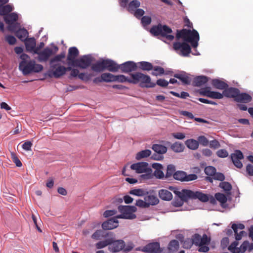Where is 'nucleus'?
Returning a JSON list of instances; mask_svg holds the SVG:
<instances>
[{"label": "nucleus", "mask_w": 253, "mask_h": 253, "mask_svg": "<svg viewBox=\"0 0 253 253\" xmlns=\"http://www.w3.org/2000/svg\"><path fill=\"white\" fill-rule=\"evenodd\" d=\"M176 38L177 39L182 38L184 41L183 42H175L173 44L174 49L179 51V54L183 56H187L191 52V48L187 42H190L193 47L196 48L200 39L198 32L194 29L192 31L185 29L177 30Z\"/></svg>", "instance_id": "obj_1"}, {"label": "nucleus", "mask_w": 253, "mask_h": 253, "mask_svg": "<svg viewBox=\"0 0 253 253\" xmlns=\"http://www.w3.org/2000/svg\"><path fill=\"white\" fill-rule=\"evenodd\" d=\"M20 58L21 61L19 63V68L23 75H27L31 73H39L43 70V66L39 64H36L34 60H31L30 57L25 53H22Z\"/></svg>", "instance_id": "obj_2"}, {"label": "nucleus", "mask_w": 253, "mask_h": 253, "mask_svg": "<svg viewBox=\"0 0 253 253\" xmlns=\"http://www.w3.org/2000/svg\"><path fill=\"white\" fill-rule=\"evenodd\" d=\"M131 81L129 83L137 84H139L140 86L142 87L152 88L154 87L156 84L151 82L150 76L145 75L140 72H136L134 74H130Z\"/></svg>", "instance_id": "obj_3"}, {"label": "nucleus", "mask_w": 253, "mask_h": 253, "mask_svg": "<svg viewBox=\"0 0 253 253\" xmlns=\"http://www.w3.org/2000/svg\"><path fill=\"white\" fill-rule=\"evenodd\" d=\"M177 195L183 201H187L188 199H198L203 202H208L209 200L208 195L202 192H194L190 190L183 189L182 192H178Z\"/></svg>", "instance_id": "obj_4"}, {"label": "nucleus", "mask_w": 253, "mask_h": 253, "mask_svg": "<svg viewBox=\"0 0 253 253\" xmlns=\"http://www.w3.org/2000/svg\"><path fill=\"white\" fill-rule=\"evenodd\" d=\"M151 33L154 36H161L165 37L168 41H171L174 39V36L169 35L172 33V30L167 25H162L159 24L157 26H153L150 29Z\"/></svg>", "instance_id": "obj_5"}, {"label": "nucleus", "mask_w": 253, "mask_h": 253, "mask_svg": "<svg viewBox=\"0 0 253 253\" xmlns=\"http://www.w3.org/2000/svg\"><path fill=\"white\" fill-rule=\"evenodd\" d=\"M118 211L121 213L118 215L117 218L124 219H134L136 215L133 213L137 210L136 208L134 206H119Z\"/></svg>", "instance_id": "obj_6"}, {"label": "nucleus", "mask_w": 253, "mask_h": 253, "mask_svg": "<svg viewBox=\"0 0 253 253\" xmlns=\"http://www.w3.org/2000/svg\"><path fill=\"white\" fill-rule=\"evenodd\" d=\"M130 168L135 170L138 173L146 172V175L148 176V177H150V172H152V169L148 167V164L147 162H142L133 164L131 165Z\"/></svg>", "instance_id": "obj_7"}, {"label": "nucleus", "mask_w": 253, "mask_h": 253, "mask_svg": "<svg viewBox=\"0 0 253 253\" xmlns=\"http://www.w3.org/2000/svg\"><path fill=\"white\" fill-rule=\"evenodd\" d=\"M3 19L5 23L8 25L9 30L13 31L19 26L18 23L16 22L14 23L18 19V16L15 12L10 13L7 15H5L3 17Z\"/></svg>", "instance_id": "obj_8"}, {"label": "nucleus", "mask_w": 253, "mask_h": 253, "mask_svg": "<svg viewBox=\"0 0 253 253\" xmlns=\"http://www.w3.org/2000/svg\"><path fill=\"white\" fill-rule=\"evenodd\" d=\"M65 67L59 63L50 65V68L48 72L49 77L59 78L64 75Z\"/></svg>", "instance_id": "obj_9"}, {"label": "nucleus", "mask_w": 253, "mask_h": 253, "mask_svg": "<svg viewBox=\"0 0 253 253\" xmlns=\"http://www.w3.org/2000/svg\"><path fill=\"white\" fill-rule=\"evenodd\" d=\"M55 52L53 51V50L49 47H46L44 48L42 50L38 52V53H36L38 55V60L39 61L41 62H46L49 58V57L55 53L58 48L57 46H55Z\"/></svg>", "instance_id": "obj_10"}, {"label": "nucleus", "mask_w": 253, "mask_h": 253, "mask_svg": "<svg viewBox=\"0 0 253 253\" xmlns=\"http://www.w3.org/2000/svg\"><path fill=\"white\" fill-rule=\"evenodd\" d=\"M92 62V57L89 55H85L77 59L76 63L73 66L81 69H86L91 65Z\"/></svg>", "instance_id": "obj_11"}, {"label": "nucleus", "mask_w": 253, "mask_h": 253, "mask_svg": "<svg viewBox=\"0 0 253 253\" xmlns=\"http://www.w3.org/2000/svg\"><path fill=\"white\" fill-rule=\"evenodd\" d=\"M173 178L181 181H190L197 179L198 176L195 174H190L187 175L183 171L178 170L176 171L173 174Z\"/></svg>", "instance_id": "obj_12"}, {"label": "nucleus", "mask_w": 253, "mask_h": 253, "mask_svg": "<svg viewBox=\"0 0 253 253\" xmlns=\"http://www.w3.org/2000/svg\"><path fill=\"white\" fill-rule=\"evenodd\" d=\"M110 244L108 247L109 250L112 253L119 252L124 248L125 243L122 240H114L110 238Z\"/></svg>", "instance_id": "obj_13"}, {"label": "nucleus", "mask_w": 253, "mask_h": 253, "mask_svg": "<svg viewBox=\"0 0 253 253\" xmlns=\"http://www.w3.org/2000/svg\"><path fill=\"white\" fill-rule=\"evenodd\" d=\"M210 87L201 88L199 91L200 95L213 99H222L223 97V93L210 90Z\"/></svg>", "instance_id": "obj_14"}, {"label": "nucleus", "mask_w": 253, "mask_h": 253, "mask_svg": "<svg viewBox=\"0 0 253 253\" xmlns=\"http://www.w3.org/2000/svg\"><path fill=\"white\" fill-rule=\"evenodd\" d=\"M141 251L147 253H162L163 249L158 242L151 243L143 247Z\"/></svg>", "instance_id": "obj_15"}, {"label": "nucleus", "mask_w": 253, "mask_h": 253, "mask_svg": "<svg viewBox=\"0 0 253 253\" xmlns=\"http://www.w3.org/2000/svg\"><path fill=\"white\" fill-rule=\"evenodd\" d=\"M79 54V51L77 47H71L68 49L67 60V64L69 66H73L76 62V58Z\"/></svg>", "instance_id": "obj_16"}, {"label": "nucleus", "mask_w": 253, "mask_h": 253, "mask_svg": "<svg viewBox=\"0 0 253 253\" xmlns=\"http://www.w3.org/2000/svg\"><path fill=\"white\" fill-rule=\"evenodd\" d=\"M191 241L193 244L196 246H199L201 244H210L211 242V238L204 234L201 237L199 234H195L192 236Z\"/></svg>", "instance_id": "obj_17"}, {"label": "nucleus", "mask_w": 253, "mask_h": 253, "mask_svg": "<svg viewBox=\"0 0 253 253\" xmlns=\"http://www.w3.org/2000/svg\"><path fill=\"white\" fill-rule=\"evenodd\" d=\"M231 160L234 165L238 168H241L243 164L241 160L244 158L242 152L240 150H236L230 155Z\"/></svg>", "instance_id": "obj_18"}, {"label": "nucleus", "mask_w": 253, "mask_h": 253, "mask_svg": "<svg viewBox=\"0 0 253 253\" xmlns=\"http://www.w3.org/2000/svg\"><path fill=\"white\" fill-rule=\"evenodd\" d=\"M136 68V64L133 61H127L120 65V69L123 73H129L135 71Z\"/></svg>", "instance_id": "obj_19"}, {"label": "nucleus", "mask_w": 253, "mask_h": 253, "mask_svg": "<svg viewBox=\"0 0 253 253\" xmlns=\"http://www.w3.org/2000/svg\"><path fill=\"white\" fill-rule=\"evenodd\" d=\"M231 227L235 233V239L237 241L240 240L243 236L246 235V233L244 231H240L239 234L238 233V229L243 230L245 228V225L243 224L233 223Z\"/></svg>", "instance_id": "obj_20"}, {"label": "nucleus", "mask_w": 253, "mask_h": 253, "mask_svg": "<svg viewBox=\"0 0 253 253\" xmlns=\"http://www.w3.org/2000/svg\"><path fill=\"white\" fill-rule=\"evenodd\" d=\"M117 217H113L102 224V227L104 230H111L118 226V220Z\"/></svg>", "instance_id": "obj_21"}, {"label": "nucleus", "mask_w": 253, "mask_h": 253, "mask_svg": "<svg viewBox=\"0 0 253 253\" xmlns=\"http://www.w3.org/2000/svg\"><path fill=\"white\" fill-rule=\"evenodd\" d=\"M239 92H240L239 89L237 88L227 87L223 91V96H224L228 98H234L235 101Z\"/></svg>", "instance_id": "obj_22"}, {"label": "nucleus", "mask_w": 253, "mask_h": 253, "mask_svg": "<svg viewBox=\"0 0 253 253\" xmlns=\"http://www.w3.org/2000/svg\"><path fill=\"white\" fill-rule=\"evenodd\" d=\"M120 69V65L110 59H105V70L110 72H116Z\"/></svg>", "instance_id": "obj_23"}, {"label": "nucleus", "mask_w": 253, "mask_h": 253, "mask_svg": "<svg viewBox=\"0 0 253 253\" xmlns=\"http://www.w3.org/2000/svg\"><path fill=\"white\" fill-rule=\"evenodd\" d=\"M25 44L27 51L32 52L34 54L35 48L36 45L35 39L34 38L25 39Z\"/></svg>", "instance_id": "obj_24"}, {"label": "nucleus", "mask_w": 253, "mask_h": 253, "mask_svg": "<svg viewBox=\"0 0 253 253\" xmlns=\"http://www.w3.org/2000/svg\"><path fill=\"white\" fill-rule=\"evenodd\" d=\"M252 100V97L250 94L247 93H240V92H239L235 101L243 103H248L251 102Z\"/></svg>", "instance_id": "obj_25"}, {"label": "nucleus", "mask_w": 253, "mask_h": 253, "mask_svg": "<svg viewBox=\"0 0 253 253\" xmlns=\"http://www.w3.org/2000/svg\"><path fill=\"white\" fill-rule=\"evenodd\" d=\"M91 69L94 72H101L105 70V59L98 61L91 66Z\"/></svg>", "instance_id": "obj_26"}, {"label": "nucleus", "mask_w": 253, "mask_h": 253, "mask_svg": "<svg viewBox=\"0 0 253 253\" xmlns=\"http://www.w3.org/2000/svg\"><path fill=\"white\" fill-rule=\"evenodd\" d=\"M209 81V78L205 76H200L194 78L193 85L195 86H201L206 84Z\"/></svg>", "instance_id": "obj_27"}, {"label": "nucleus", "mask_w": 253, "mask_h": 253, "mask_svg": "<svg viewBox=\"0 0 253 253\" xmlns=\"http://www.w3.org/2000/svg\"><path fill=\"white\" fill-rule=\"evenodd\" d=\"M144 200L146 201V203L148 204L149 207L150 205H156L159 202V200L156 196L148 194L144 196Z\"/></svg>", "instance_id": "obj_28"}, {"label": "nucleus", "mask_w": 253, "mask_h": 253, "mask_svg": "<svg viewBox=\"0 0 253 253\" xmlns=\"http://www.w3.org/2000/svg\"><path fill=\"white\" fill-rule=\"evenodd\" d=\"M174 77L180 80L184 84H190L191 79L185 72L180 74H175L174 75Z\"/></svg>", "instance_id": "obj_29"}, {"label": "nucleus", "mask_w": 253, "mask_h": 253, "mask_svg": "<svg viewBox=\"0 0 253 253\" xmlns=\"http://www.w3.org/2000/svg\"><path fill=\"white\" fill-rule=\"evenodd\" d=\"M159 197L165 201H170L172 198V195L170 192L166 189H161L159 191Z\"/></svg>", "instance_id": "obj_30"}, {"label": "nucleus", "mask_w": 253, "mask_h": 253, "mask_svg": "<svg viewBox=\"0 0 253 253\" xmlns=\"http://www.w3.org/2000/svg\"><path fill=\"white\" fill-rule=\"evenodd\" d=\"M211 84L215 88L218 89H223L224 90L225 88L228 87V84L218 79H213L212 80Z\"/></svg>", "instance_id": "obj_31"}, {"label": "nucleus", "mask_w": 253, "mask_h": 253, "mask_svg": "<svg viewBox=\"0 0 253 253\" xmlns=\"http://www.w3.org/2000/svg\"><path fill=\"white\" fill-rule=\"evenodd\" d=\"M253 250V243H250L249 241H244L239 247L240 253H245L247 251L251 252Z\"/></svg>", "instance_id": "obj_32"}, {"label": "nucleus", "mask_w": 253, "mask_h": 253, "mask_svg": "<svg viewBox=\"0 0 253 253\" xmlns=\"http://www.w3.org/2000/svg\"><path fill=\"white\" fill-rule=\"evenodd\" d=\"M152 149L158 154L163 155L167 151V148L161 144H153Z\"/></svg>", "instance_id": "obj_33"}, {"label": "nucleus", "mask_w": 253, "mask_h": 253, "mask_svg": "<svg viewBox=\"0 0 253 253\" xmlns=\"http://www.w3.org/2000/svg\"><path fill=\"white\" fill-rule=\"evenodd\" d=\"M13 9V6L10 4L0 5V15L4 16L7 15Z\"/></svg>", "instance_id": "obj_34"}, {"label": "nucleus", "mask_w": 253, "mask_h": 253, "mask_svg": "<svg viewBox=\"0 0 253 253\" xmlns=\"http://www.w3.org/2000/svg\"><path fill=\"white\" fill-rule=\"evenodd\" d=\"M138 67L143 71H149L153 69V65L147 61H141L138 63Z\"/></svg>", "instance_id": "obj_35"}, {"label": "nucleus", "mask_w": 253, "mask_h": 253, "mask_svg": "<svg viewBox=\"0 0 253 253\" xmlns=\"http://www.w3.org/2000/svg\"><path fill=\"white\" fill-rule=\"evenodd\" d=\"M140 6V2L138 0H133L128 4V11L133 13Z\"/></svg>", "instance_id": "obj_36"}, {"label": "nucleus", "mask_w": 253, "mask_h": 253, "mask_svg": "<svg viewBox=\"0 0 253 253\" xmlns=\"http://www.w3.org/2000/svg\"><path fill=\"white\" fill-rule=\"evenodd\" d=\"M151 154V151L150 150L146 149L138 152L135 157L137 160H140L143 158L149 157Z\"/></svg>", "instance_id": "obj_37"}, {"label": "nucleus", "mask_w": 253, "mask_h": 253, "mask_svg": "<svg viewBox=\"0 0 253 253\" xmlns=\"http://www.w3.org/2000/svg\"><path fill=\"white\" fill-rule=\"evenodd\" d=\"M186 146L191 150H196L199 147V142L197 140L190 139L185 141Z\"/></svg>", "instance_id": "obj_38"}, {"label": "nucleus", "mask_w": 253, "mask_h": 253, "mask_svg": "<svg viewBox=\"0 0 253 253\" xmlns=\"http://www.w3.org/2000/svg\"><path fill=\"white\" fill-rule=\"evenodd\" d=\"M129 193L137 196H144L148 194V192L142 189H134L130 190Z\"/></svg>", "instance_id": "obj_39"}, {"label": "nucleus", "mask_w": 253, "mask_h": 253, "mask_svg": "<svg viewBox=\"0 0 253 253\" xmlns=\"http://www.w3.org/2000/svg\"><path fill=\"white\" fill-rule=\"evenodd\" d=\"M179 247V242L176 240H173L169 244L168 250L170 252H174L176 251Z\"/></svg>", "instance_id": "obj_40"}, {"label": "nucleus", "mask_w": 253, "mask_h": 253, "mask_svg": "<svg viewBox=\"0 0 253 253\" xmlns=\"http://www.w3.org/2000/svg\"><path fill=\"white\" fill-rule=\"evenodd\" d=\"M175 172V166L173 165H169L167 166L165 178L168 179L171 177L172 176H173V174Z\"/></svg>", "instance_id": "obj_41"}, {"label": "nucleus", "mask_w": 253, "mask_h": 253, "mask_svg": "<svg viewBox=\"0 0 253 253\" xmlns=\"http://www.w3.org/2000/svg\"><path fill=\"white\" fill-rule=\"evenodd\" d=\"M115 75L109 73H105L102 74V79L103 81L106 83L115 82Z\"/></svg>", "instance_id": "obj_42"}, {"label": "nucleus", "mask_w": 253, "mask_h": 253, "mask_svg": "<svg viewBox=\"0 0 253 253\" xmlns=\"http://www.w3.org/2000/svg\"><path fill=\"white\" fill-rule=\"evenodd\" d=\"M65 57V53L62 52L59 54L56 55L50 60V65L56 64L55 63L61 62L62 60Z\"/></svg>", "instance_id": "obj_43"}, {"label": "nucleus", "mask_w": 253, "mask_h": 253, "mask_svg": "<svg viewBox=\"0 0 253 253\" xmlns=\"http://www.w3.org/2000/svg\"><path fill=\"white\" fill-rule=\"evenodd\" d=\"M171 149L175 152H182L184 149V145L178 142H176L171 146Z\"/></svg>", "instance_id": "obj_44"}, {"label": "nucleus", "mask_w": 253, "mask_h": 253, "mask_svg": "<svg viewBox=\"0 0 253 253\" xmlns=\"http://www.w3.org/2000/svg\"><path fill=\"white\" fill-rule=\"evenodd\" d=\"M28 35V32L27 30L24 28L20 29L16 31V36L21 40H23Z\"/></svg>", "instance_id": "obj_45"}, {"label": "nucleus", "mask_w": 253, "mask_h": 253, "mask_svg": "<svg viewBox=\"0 0 253 253\" xmlns=\"http://www.w3.org/2000/svg\"><path fill=\"white\" fill-rule=\"evenodd\" d=\"M152 70H153L154 71L152 72L151 74L155 76L162 75L164 74H168L167 73H165L164 69L160 66H155Z\"/></svg>", "instance_id": "obj_46"}, {"label": "nucleus", "mask_w": 253, "mask_h": 253, "mask_svg": "<svg viewBox=\"0 0 253 253\" xmlns=\"http://www.w3.org/2000/svg\"><path fill=\"white\" fill-rule=\"evenodd\" d=\"M237 241L233 242L228 248L229 251L232 253H240L241 251H239V248L237 247L238 245Z\"/></svg>", "instance_id": "obj_47"}, {"label": "nucleus", "mask_w": 253, "mask_h": 253, "mask_svg": "<svg viewBox=\"0 0 253 253\" xmlns=\"http://www.w3.org/2000/svg\"><path fill=\"white\" fill-rule=\"evenodd\" d=\"M215 198L216 199L221 203V205L222 206L224 204L227 202V197L225 195L222 193H217L215 194Z\"/></svg>", "instance_id": "obj_48"}, {"label": "nucleus", "mask_w": 253, "mask_h": 253, "mask_svg": "<svg viewBox=\"0 0 253 253\" xmlns=\"http://www.w3.org/2000/svg\"><path fill=\"white\" fill-rule=\"evenodd\" d=\"M130 81H131V79L126 77L124 75H115V82L119 83L128 82L129 83Z\"/></svg>", "instance_id": "obj_49"}, {"label": "nucleus", "mask_w": 253, "mask_h": 253, "mask_svg": "<svg viewBox=\"0 0 253 253\" xmlns=\"http://www.w3.org/2000/svg\"><path fill=\"white\" fill-rule=\"evenodd\" d=\"M110 239H107L105 240L100 241L96 244L95 246L98 249H102L107 246H109L110 244Z\"/></svg>", "instance_id": "obj_50"}, {"label": "nucleus", "mask_w": 253, "mask_h": 253, "mask_svg": "<svg viewBox=\"0 0 253 253\" xmlns=\"http://www.w3.org/2000/svg\"><path fill=\"white\" fill-rule=\"evenodd\" d=\"M216 169L212 166H208L205 168L204 171L207 175L213 176L216 172Z\"/></svg>", "instance_id": "obj_51"}, {"label": "nucleus", "mask_w": 253, "mask_h": 253, "mask_svg": "<svg viewBox=\"0 0 253 253\" xmlns=\"http://www.w3.org/2000/svg\"><path fill=\"white\" fill-rule=\"evenodd\" d=\"M219 187L225 191H230L232 189V186L228 182L222 181L219 184Z\"/></svg>", "instance_id": "obj_52"}, {"label": "nucleus", "mask_w": 253, "mask_h": 253, "mask_svg": "<svg viewBox=\"0 0 253 253\" xmlns=\"http://www.w3.org/2000/svg\"><path fill=\"white\" fill-rule=\"evenodd\" d=\"M151 18L149 16H144L141 19V22L144 27L149 25L151 23Z\"/></svg>", "instance_id": "obj_53"}, {"label": "nucleus", "mask_w": 253, "mask_h": 253, "mask_svg": "<svg viewBox=\"0 0 253 253\" xmlns=\"http://www.w3.org/2000/svg\"><path fill=\"white\" fill-rule=\"evenodd\" d=\"M199 144L206 146L209 144V140L205 136H200L198 137V140Z\"/></svg>", "instance_id": "obj_54"}, {"label": "nucleus", "mask_w": 253, "mask_h": 253, "mask_svg": "<svg viewBox=\"0 0 253 253\" xmlns=\"http://www.w3.org/2000/svg\"><path fill=\"white\" fill-rule=\"evenodd\" d=\"M135 205L138 207L142 208H149V205L146 203L145 200L143 201L142 200H138L136 201Z\"/></svg>", "instance_id": "obj_55"}, {"label": "nucleus", "mask_w": 253, "mask_h": 253, "mask_svg": "<svg viewBox=\"0 0 253 253\" xmlns=\"http://www.w3.org/2000/svg\"><path fill=\"white\" fill-rule=\"evenodd\" d=\"M162 169L159 170H155L153 174V176L154 175L158 179H163L164 177H165V175H164V173Z\"/></svg>", "instance_id": "obj_56"}, {"label": "nucleus", "mask_w": 253, "mask_h": 253, "mask_svg": "<svg viewBox=\"0 0 253 253\" xmlns=\"http://www.w3.org/2000/svg\"><path fill=\"white\" fill-rule=\"evenodd\" d=\"M217 156L219 158H226L228 156V153L225 149H220L216 152Z\"/></svg>", "instance_id": "obj_57"}, {"label": "nucleus", "mask_w": 253, "mask_h": 253, "mask_svg": "<svg viewBox=\"0 0 253 253\" xmlns=\"http://www.w3.org/2000/svg\"><path fill=\"white\" fill-rule=\"evenodd\" d=\"M210 244H201L199 246L198 251L200 252L207 253L210 248L208 246Z\"/></svg>", "instance_id": "obj_58"}, {"label": "nucleus", "mask_w": 253, "mask_h": 253, "mask_svg": "<svg viewBox=\"0 0 253 253\" xmlns=\"http://www.w3.org/2000/svg\"><path fill=\"white\" fill-rule=\"evenodd\" d=\"M5 40L10 45H13L16 42V38L11 35L6 36L5 37Z\"/></svg>", "instance_id": "obj_59"}, {"label": "nucleus", "mask_w": 253, "mask_h": 253, "mask_svg": "<svg viewBox=\"0 0 253 253\" xmlns=\"http://www.w3.org/2000/svg\"><path fill=\"white\" fill-rule=\"evenodd\" d=\"M213 178L215 180L223 181L225 179V176L222 173L215 172L213 176Z\"/></svg>", "instance_id": "obj_60"}, {"label": "nucleus", "mask_w": 253, "mask_h": 253, "mask_svg": "<svg viewBox=\"0 0 253 253\" xmlns=\"http://www.w3.org/2000/svg\"><path fill=\"white\" fill-rule=\"evenodd\" d=\"M133 13L137 18L139 19L144 14L145 11L142 9L137 8Z\"/></svg>", "instance_id": "obj_61"}, {"label": "nucleus", "mask_w": 253, "mask_h": 253, "mask_svg": "<svg viewBox=\"0 0 253 253\" xmlns=\"http://www.w3.org/2000/svg\"><path fill=\"white\" fill-rule=\"evenodd\" d=\"M156 84L162 87H167L169 84V82L165 79H160L157 81Z\"/></svg>", "instance_id": "obj_62"}, {"label": "nucleus", "mask_w": 253, "mask_h": 253, "mask_svg": "<svg viewBox=\"0 0 253 253\" xmlns=\"http://www.w3.org/2000/svg\"><path fill=\"white\" fill-rule=\"evenodd\" d=\"M11 158L13 162L15 164L16 166L18 167H20L22 166V164L19 159L15 155L14 153H12Z\"/></svg>", "instance_id": "obj_63"}, {"label": "nucleus", "mask_w": 253, "mask_h": 253, "mask_svg": "<svg viewBox=\"0 0 253 253\" xmlns=\"http://www.w3.org/2000/svg\"><path fill=\"white\" fill-rule=\"evenodd\" d=\"M220 146V144L217 140L214 139L210 142V147L211 148L216 149Z\"/></svg>", "instance_id": "obj_64"}]
</instances>
